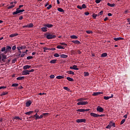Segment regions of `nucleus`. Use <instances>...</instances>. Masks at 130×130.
<instances>
[{"label": "nucleus", "instance_id": "obj_1", "mask_svg": "<svg viewBox=\"0 0 130 130\" xmlns=\"http://www.w3.org/2000/svg\"><path fill=\"white\" fill-rule=\"evenodd\" d=\"M45 35L47 39H53L54 38H56V36L52 33L48 32Z\"/></svg>", "mask_w": 130, "mask_h": 130}, {"label": "nucleus", "instance_id": "obj_2", "mask_svg": "<svg viewBox=\"0 0 130 130\" xmlns=\"http://www.w3.org/2000/svg\"><path fill=\"white\" fill-rule=\"evenodd\" d=\"M6 59H7V55H6L3 53L1 52L0 61H3V62H5L6 61Z\"/></svg>", "mask_w": 130, "mask_h": 130}, {"label": "nucleus", "instance_id": "obj_3", "mask_svg": "<svg viewBox=\"0 0 130 130\" xmlns=\"http://www.w3.org/2000/svg\"><path fill=\"white\" fill-rule=\"evenodd\" d=\"M96 111L98 112H103L104 111V109L101 106H98L96 108Z\"/></svg>", "mask_w": 130, "mask_h": 130}, {"label": "nucleus", "instance_id": "obj_4", "mask_svg": "<svg viewBox=\"0 0 130 130\" xmlns=\"http://www.w3.org/2000/svg\"><path fill=\"white\" fill-rule=\"evenodd\" d=\"M10 50H12V47H11L10 46H7L6 47V51L5 52V54H7V53L10 52Z\"/></svg>", "mask_w": 130, "mask_h": 130}, {"label": "nucleus", "instance_id": "obj_5", "mask_svg": "<svg viewBox=\"0 0 130 130\" xmlns=\"http://www.w3.org/2000/svg\"><path fill=\"white\" fill-rule=\"evenodd\" d=\"M76 122L80 123V122H84L86 123V119H78L76 120Z\"/></svg>", "mask_w": 130, "mask_h": 130}, {"label": "nucleus", "instance_id": "obj_6", "mask_svg": "<svg viewBox=\"0 0 130 130\" xmlns=\"http://www.w3.org/2000/svg\"><path fill=\"white\" fill-rule=\"evenodd\" d=\"M23 12H25V10H20L19 11H15L13 12L12 15H17V14H20V13H22Z\"/></svg>", "mask_w": 130, "mask_h": 130}, {"label": "nucleus", "instance_id": "obj_7", "mask_svg": "<svg viewBox=\"0 0 130 130\" xmlns=\"http://www.w3.org/2000/svg\"><path fill=\"white\" fill-rule=\"evenodd\" d=\"M87 104H88V102L82 101V102H79L77 103V105H86Z\"/></svg>", "mask_w": 130, "mask_h": 130}, {"label": "nucleus", "instance_id": "obj_8", "mask_svg": "<svg viewBox=\"0 0 130 130\" xmlns=\"http://www.w3.org/2000/svg\"><path fill=\"white\" fill-rule=\"evenodd\" d=\"M22 75L23 76H27V75H30V73L28 72V70H23Z\"/></svg>", "mask_w": 130, "mask_h": 130}, {"label": "nucleus", "instance_id": "obj_9", "mask_svg": "<svg viewBox=\"0 0 130 130\" xmlns=\"http://www.w3.org/2000/svg\"><path fill=\"white\" fill-rule=\"evenodd\" d=\"M43 26L44 27H47V28H52V27H53V25L50 24L49 23L44 24Z\"/></svg>", "mask_w": 130, "mask_h": 130}, {"label": "nucleus", "instance_id": "obj_10", "mask_svg": "<svg viewBox=\"0 0 130 130\" xmlns=\"http://www.w3.org/2000/svg\"><path fill=\"white\" fill-rule=\"evenodd\" d=\"M103 94V92H93L92 94L93 96H98V95H101Z\"/></svg>", "mask_w": 130, "mask_h": 130}, {"label": "nucleus", "instance_id": "obj_11", "mask_svg": "<svg viewBox=\"0 0 130 130\" xmlns=\"http://www.w3.org/2000/svg\"><path fill=\"white\" fill-rule=\"evenodd\" d=\"M30 68H31V66H29V65H25L23 67V69L24 70H29V69H30Z\"/></svg>", "mask_w": 130, "mask_h": 130}, {"label": "nucleus", "instance_id": "obj_12", "mask_svg": "<svg viewBox=\"0 0 130 130\" xmlns=\"http://www.w3.org/2000/svg\"><path fill=\"white\" fill-rule=\"evenodd\" d=\"M90 115L93 116V117H99V114L94 113H90Z\"/></svg>", "mask_w": 130, "mask_h": 130}, {"label": "nucleus", "instance_id": "obj_13", "mask_svg": "<svg viewBox=\"0 0 130 130\" xmlns=\"http://www.w3.org/2000/svg\"><path fill=\"white\" fill-rule=\"evenodd\" d=\"M31 104H32V102H31V101H28L26 103V107H29Z\"/></svg>", "mask_w": 130, "mask_h": 130}, {"label": "nucleus", "instance_id": "obj_14", "mask_svg": "<svg viewBox=\"0 0 130 130\" xmlns=\"http://www.w3.org/2000/svg\"><path fill=\"white\" fill-rule=\"evenodd\" d=\"M123 38L120 37L114 38V40H115V41H119L120 40H123Z\"/></svg>", "mask_w": 130, "mask_h": 130}, {"label": "nucleus", "instance_id": "obj_15", "mask_svg": "<svg viewBox=\"0 0 130 130\" xmlns=\"http://www.w3.org/2000/svg\"><path fill=\"white\" fill-rule=\"evenodd\" d=\"M26 46H21V47H17V49H18V50L20 51L21 49H26Z\"/></svg>", "mask_w": 130, "mask_h": 130}, {"label": "nucleus", "instance_id": "obj_16", "mask_svg": "<svg viewBox=\"0 0 130 130\" xmlns=\"http://www.w3.org/2000/svg\"><path fill=\"white\" fill-rule=\"evenodd\" d=\"M41 30L42 32H47V27H43L41 28Z\"/></svg>", "mask_w": 130, "mask_h": 130}, {"label": "nucleus", "instance_id": "obj_17", "mask_svg": "<svg viewBox=\"0 0 130 130\" xmlns=\"http://www.w3.org/2000/svg\"><path fill=\"white\" fill-rule=\"evenodd\" d=\"M19 34L15 33V34H12L9 36V37H11V38L13 37H15V36H18Z\"/></svg>", "mask_w": 130, "mask_h": 130}, {"label": "nucleus", "instance_id": "obj_18", "mask_svg": "<svg viewBox=\"0 0 130 130\" xmlns=\"http://www.w3.org/2000/svg\"><path fill=\"white\" fill-rule=\"evenodd\" d=\"M24 79H25V77L24 76H22V77H17L16 78V80H17L18 81H20L21 80H24Z\"/></svg>", "mask_w": 130, "mask_h": 130}, {"label": "nucleus", "instance_id": "obj_19", "mask_svg": "<svg viewBox=\"0 0 130 130\" xmlns=\"http://www.w3.org/2000/svg\"><path fill=\"white\" fill-rule=\"evenodd\" d=\"M107 6H108L109 7H110L111 8H113V7L115 6V4H111L110 3H108Z\"/></svg>", "mask_w": 130, "mask_h": 130}, {"label": "nucleus", "instance_id": "obj_20", "mask_svg": "<svg viewBox=\"0 0 130 130\" xmlns=\"http://www.w3.org/2000/svg\"><path fill=\"white\" fill-rule=\"evenodd\" d=\"M72 42L73 43H75V44H80V43H81V42H80V41L76 40V41H72Z\"/></svg>", "mask_w": 130, "mask_h": 130}, {"label": "nucleus", "instance_id": "obj_21", "mask_svg": "<svg viewBox=\"0 0 130 130\" xmlns=\"http://www.w3.org/2000/svg\"><path fill=\"white\" fill-rule=\"evenodd\" d=\"M14 119L22 120V119L19 116H15L13 118V120H14Z\"/></svg>", "mask_w": 130, "mask_h": 130}, {"label": "nucleus", "instance_id": "obj_22", "mask_svg": "<svg viewBox=\"0 0 130 130\" xmlns=\"http://www.w3.org/2000/svg\"><path fill=\"white\" fill-rule=\"evenodd\" d=\"M57 59H53L50 61V63H56Z\"/></svg>", "mask_w": 130, "mask_h": 130}, {"label": "nucleus", "instance_id": "obj_23", "mask_svg": "<svg viewBox=\"0 0 130 130\" xmlns=\"http://www.w3.org/2000/svg\"><path fill=\"white\" fill-rule=\"evenodd\" d=\"M109 124L111 127L114 126V127H115V123L110 121Z\"/></svg>", "mask_w": 130, "mask_h": 130}, {"label": "nucleus", "instance_id": "obj_24", "mask_svg": "<svg viewBox=\"0 0 130 130\" xmlns=\"http://www.w3.org/2000/svg\"><path fill=\"white\" fill-rule=\"evenodd\" d=\"M67 80L69 81L70 82H74V79L71 78V77H67Z\"/></svg>", "mask_w": 130, "mask_h": 130}, {"label": "nucleus", "instance_id": "obj_25", "mask_svg": "<svg viewBox=\"0 0 130 130\" xmlns=\"http://www.w3.org/2000/svg\"><path fill=\"white\" fill-rule=\"evenodd\" d=\"M57 11H58V12H60V13H63L64 12V10H63L62 8H57Z\"/></svg>", "mask_w": 130, "mask_h": 130}, {"label": "nucleus", "instance_id": "obj_26", "mask_svg": "<svg viewBox=\"0 0 130 130\" xmlns=\"http://www.w3.org/2000/svg\"><path fill=\"white\" fill-rule=\"evenodd\" d=\"M67 74H69V75H75V72L72 71H67Z\"/></svg>", "mask_w": 130, "mask_h": 130}, {"label": "nucleus", "instance_id": "obj_27", "mask_svg": "<svg viewBox=\"0 0 130 130\" xmlns=\"http://www.w3.org/2000/svg\"><path fill=\"white\" fill-rule=\"evenodd\" d=\"M57 48H58V49H64V47H63V46H61L60 45H58L56 47Z\"/></svg>", "mask_w": 130, "mask_h": 130}, {"label": "nucleus", "instance_id": "obj_28", "mask_svg": "<svg viewBox=\"0 0 130 130\" xmlns=\"http://www.w3.org/2000/svg\"><path fill=\"white\" fill-rule=\"evenodd\" d=\"M77 111L78 112H85V109H78Z\"/></svg>", "mask_w": 130, "mask_h": 130}, {"label": "nucleus", "instance_id": "obj_29", "mask_svg": "<svg viewBox=\"0 0 130 130\" xmlns=\"http://www.w3.org/2000/svg\"><path fill=\"white\" fill-rule=\"evenodd\" d=\"M60 57L62 58H67V57H68V55L66 54H61L60 55Z\"/></svg>", "mask_w": 130, "mask_h": 130}, {"label": "nucleus", "instance_id": "obj_30", "mask_svg": "<svg viewBox=\"0 0 130 130\" xmlns=\"http://www.w3.org/2000/svg\"><path fill=\"white\" fill-rule=\"evenodd\" d=\"M73 70H75L76 71H79V68H78V66L77 65L73 66Z\"/></svg>", "mask_w": 130, "mask_h": 130}, {"label": "nucleus", "instance_id": "obj_31", "mask_svg": "<svg viewBox=\"0 0 130 130\" xmlns=\"http://www.w3.org/2000/svg\"><path fill=\"white\" fill-rule=\"evenodd\" d=\"M56 78V79H58V80H60L61 79H63L64 77L62 76L59 75V76H57Z\"/></svg>", "mask_w": 130, "mask_h": 130}, {"label": "nucleus", "instance_id": "obj_32", "mask_svg": "<svg viewBox=\"0 0 130 130\" xmlns=\"http://www.w3.org/2000/svg\"><path fill=\"white\" fill-rule=\"evenodd\" d=\"M85 100V99L83 98H80L77 100V102H82V101H84Z\"/></svg>", "mask_w": 130, "mask_h": 130}, {"label": "nucleus", "instance_id": "obj_33", "mask_svg": "<svg viewBox=\"0 0 130 130\" xmlns=\"http://www.w3.org/2000/svg\"><path fill=\"white\" fill-rule=\"evenodd\" d=\"M32 113H33V111H29L25 113V114L26 115H30V114H32Z\"/></svg>", "mask_w": 130, "mask_h": 130}, {"label": "nucleus", "instance_id": "obj_34", "mask_svg": "<svg viewBox=\"0 0 130 130\" xmlns=\"http://www.w3.org/2000/svg\"><path fill=\"white\" fill-rule=\"evenodd\" d=\"M107 55V53H103L101 55V57H106Z\"/></svg>", "mask_w": 130, "mask_h": 130}, {"label": "nucleus", "instance_id": "obj_35", "mask_svg": "<svg viewBox=\"0 0 130 130\" xmlns=\"http://www.w3.org/2000/svg\"><path fill=\"white\" fill-rule=\"evenodd\" d=\"M70 38L72 39H78V37L76 36H71Z\"/></svg>", "mask_w": 130, "mask_h": 130}, {"label": "nucleus", "instance_id": "obj_36", "mask_svg": "<svg viewBox=\"0 0 130 130\" xmlns=\"http://www.w3.org/2000/svg\"><path fill=\"white\" fill-rule=\"evenodd\" d=\"M19 86V84L18 83H13L12 85V87H18Z\"/></svg>", "mask_w": 130, "mask_h": 130}, {"label": "nucleus", "instance_id": "obj_37", "mask_svg": "<svg viewBox=\"0 0 130 130\" xmlns=\"http://www.w3.org/2000/svg\"><path fill=\"white\" fill-rule=\"evenodd\" d=\"M7 94H8V92L3 91V93L1 94V96H5Z\"/></svg>", "mask_w": 130, "mask_h": 130}, {"label": "nucleus", "instance_id": "obj_38", "mask_svg": "<svg viewBox=\"0 0 130 130\" xmlns=\"http://www.w3.org/2000/svg\"><path fill=\"white\" fill-rule=\"evenodd\" d=\"M63 89L64 90H66L67 91H68V92H70L71 91V89L68 87H63Z\"/></svg>", "mask_w": 130, "mask_h": 130}, {"label": "nucleus", "instance_id": "obj_39", "mask_svg": "<svg viewBox=\"0 0 130 130\" xmlns=\"http://www.w3.org/2000/svg\"><path fill=\"white\" fill-rule=\"evenodd\" d=\"M13 8H15V5H12L8 7V10L10 9H13Z\"/></svg>", "mask_w": 130, "mask_h": 130}, {"label": "nucleus", "instance_id": "obj_40", "mask_svg": "<svg viewBox=\"0 0 130 130\" xmlns=\"http://www.w3.org/2000/svg\"><path fill=\"white\" fill-rule=\"evenodd\" d=\"M86 32L87 34H93V31L92 30H86Z\"/></svg>", "mask_w": 130, "mask_h": 130}, {"label": "nucleus", "instance_id": "obj_41", "mask_svg": "<svg viewBox=\"0 0 130 130\" xmlns=\"http://www.w3.org/2000/svg\"><path fill=\"white\" fill-rule=\"evenodd\" d=\"M28 28H32L34 25H33V23H30L29 24H27Z\"/></svg>", "mask_w": 130, "mask_h": 130}, {"label": "nucleus", "instance_id": "obj_42", "mask_svg": "<svg viewBox=\"0 0 130 130\" xmlns=\"http://www.w3.org/2000/svg\"><path fill=\"white\" fill-rule=\"evenodd\" d=\"M125 122V119H122L120 122V124H123Z\"/></svg>", "mask_w": 130, "mask_h": 130}, {"label": "nucleus", "instance_id": "obj_43", "mask_svg": "<svg viewBox=\"0 0 130 130\" xmlns=\"http://www.w3.org/2000/svg\"><path fill=\"white\" fill-rule=\"evenodd\" d=\"M39 115H38V113H36V114H35V115H34V116H30V117H29V118H32H32H34V117H36V116H38Z\"/></svg>", "mask_w": 130, "mask_h": 130}, {"label": "nucleus", "instance_id": "obj_44", "mask_svg": "<svg viewBox=\"0 0 130 130\" xmlns=\"http://www.w3.org/2000/svg\"><path fill=\"white\" fill-rule=\"evenodd\" d=\"M84 77H88V76H89V73L88 72H84Z\"/></svg>", "mask_w": 130, "mask_h": 130}, {"label": "nucleus", "instance_id": "obj_45", "mask_svg": "<svg viewBox=\"0 0 130 130\" xmlns=\"http://www.w3.org/2000/svg\"><path fill=\"white\" fill-rule=\"evenodd\" d=\"M104 99L105 100H108L109 99H110V96H104Z\"/></svg>", "mask_w": 130, "mask_h": 130}, {"label": "nucleus", "instance_id": "obj_46", "mask_svg": "<svg viewBox=\"0 0 130 130\" xmlns=\"http://www.w3.org/2000/svg\"><path fill=\"white\" fill-rule=\"evenodd\" d=\"M43 49L44 51H45V50H50V48L47 47H44Z\"/></svg>", "mask_w": 130, "mask_h": 130}, {"label": "nucleus", "instance_id": "obj_47", "mask_svg": "<svg viewBox=\"0 0 130 130\" xmlns=\"http://www.w3.org/2000/svg\"><path fill=\"white\" fill-rule=\"evenodd\" d=\"M21 53H22V52L19 50L18 54L16 55V56H18V57L20 56V55H21Z\"/></svg>", "mask_w": 130, "mask_h": 130}, {"label": "nucleus", "instance_id": "obj_48", "mask_svg": "<svg viewBox=\"0 0 130 130\" xmlns=\"http://www.w3.org/2000/svg\"><path fill=\"white\" fill-rule=\"evenodd\" d=\"M82 9H86L87 8V6H86V4H83L81 6Z\"/></svg>", "mask_w": 130, "mask_h": 130}, {"label": "nucleus", "instance_id": "obj_49", "mask_svg": "<svg viewBox=\"0 0 130 130\" xmlns=\"http://www.w3.org/2000/svg\"><path fill=\"white\" fill-rule=\"evenodd\" d=\"M16 61H17V59L16 58L13 59L12 60V63H15V62H16Z\"/></svg>", "mask_w": 130, "mask_h": 130}, {"label": "nucleus", "instance_id": "obj_50", "mask_svg": "<svg viewBox=\"0 0 130 130\" xmlns=\"http://www.w3.org/2000/svg\"><path fill=\"white\" fill-rule=\"evenodd\" d=\"M1 51L4 52V51H6V47H4L1 49Z\"/></svg>", "mask_w": 130, "mask_h": 130}, {"label": "nucleus", "instance_id": "obj_51", "mask_svg": "<svg viewBox=\"0 0 130 130\" xmlns=\"http://www.w3.org/2000/svg\"><path fill=\"white\" fill-rule=\"evenodd\" d=\"M54 56H55V57H59V54H58V53H55Z\"/></svg>", "mask_w": 130, "mask_h": 130}, {"label": "nucleus", "instance_id": "obj_52", "mask_svg": "<svg viewBox=\"0 0 130 130\" xmlns=\"http://www.w3.org/2000/svg\"><path fill=\"white\" fill-rule=\"evenodd\" d=\"M97 17H98V14H92V18H94V19H95Z\"/></svg>", "mask_w": 130, "mask_h": 130}, {"label": "nucleus", "instance_id": "obj_53", "mask_svg": "<svg viewBox=\"0 0 130 130\" xmlns=\"http://www.w3.org/2000/svg\"><path fill=\"white\" fill-rule=\"evenodd\" d=\"M43 116H48V115H49V113H43Z\"/></svg>", "mask_w": 130, "mask_h": 130}, {"label": "nucleus", "instance_id": "obj_54", "mask_svg": "<svg viewBox=\"0 0 130 130\" xmlns=\"http://www.w3.org/2000/svg\"><path fill=\"white\" fill-rule=\"evenodd\" d=\"M77 9H79V10H83V8H82V6H80V5L77 6Z\"/></svg>", "mask_w": 130, "mask_h": 130}, {"label": "nucleus", "instance_id": "obj_55", "mask_svg": "<svg viewBox=\"0 0 130 130\" xmlns=\"http://www.w3.org/2000/svg\"><path fill=\"white\" fill-rule=\"evenodd\" d=\"M52 8V5H50L48 7H47V10H50Z\"/></svg>", "mask_w": 130, "mask_h": 130}, {"label": "nucleus", "instance_id": "obj_56", "mask_svg": "<svg viewBox=\"0 0 130 130\" xmlns=\"http://www.w3.org/2000/svg\"><path fill=\"white\" fill-rule=\"evenodd\" d=\"M32 58H33V56H27L26 57V59H28V60L32 59Z\"/></svg>", "mask_w": 130, "mask_h": 130}, {"label": "nucleus", "instance_id": "obj_57", "mask_svg": "<svg viewBox=\"0 0 130 130\" xmlns=\"http://www.w3.org/2000/svg\"><path fill=\"white\" fill-rule=\"evenodd\" d=\"M55 77V76H54V75H51L50 76V79H54Z\"/></svg>", "mask_w": 130, "mask_h": 130}, {"label": "nucleus", "instance_id": "obj_58", "mask_svg": "<svg viewBox=\"0 0 130 130\" xmlns=\"http://www.w3.org/2000/svg\"><path fill=\"white\" fill-rule=\"evenodd\" d=\"M28 73H33L34 72V69H31L30 70H28Z\"/></svg>", "mask_w": 130, "mask_h": 130}, {"label": "nucleus", "instance_id": "obj_59", "mask_svg": "<svg viewBox=\"0 0 130 130\" xmlns=\"http://www.w3.org/2000/svg\"><path fill=\"white\" fill-rule=\"evenodd\" d=\"M101 2V0H95L96 4H99Z\"/></svg>", "mask_w": 130, "mask_h": 130}, {"label": "nucleus", "instance_id": "obj_60", "mask_svg": "<svg viewBox=\"0 0 130 130\" xmlns=\"http://www.w3.org/2000/svg\"><path fill=\"white\" fill-rule=\"evenodd\" d=\"M6 88H7V86H1L0 90H1V89H6Z\"/></svg>", "mask_w": 130, "mask_h": 130}, {"label": "nucleus", "instance_id": "obj_61", "mask_svg": "<svg viewBox=\"0 0 130 130\" xmlns=\"http://www.w3.org/2000/svg\"><path fill=\"white\" fill-rule=\"evenodd\" d=\"M106 128H111V126L110 125V124H109V125H108L107 126Z\"/></svg>", "mask_w": 130, "mask_h": 130}, {"label": "nucleus", "instance_id": "obj_62", "mask_svg": "<svg viewBox=\"0 0 130 130\" xmlns=\"http://www.w3.org/2000/svg\"><path fill=\"white\" fill-rule=\"evenodd\" d=\"M60 44H61V45H65L66 46H67L68 45L64 43H60Z\"/></svg>", "mask_w": 130, "mask_h": 130}, {"label": "nucleus", "instance_id": "obj_63", "mask_svg": "<svg viewBox=\"0 0 130 130\" xmlns=\"http://www.w3.org/2000/svg\"><path fill=\"white\" fill-rule=\"evenodd\" d=\"M99 14L101 16H102V15H103V11H101V12H100Z\"/></svg>", "mask_w": 130, "mask_h": 130}, {"label": "nucleus", "instance_id": "obj_64", "mask_svg": "<svg viewBox=\"0 0 130 130\" xmlns=\"http://www.w3.org/2000/svg\"><path fill=\"white\" fill-rule=\"evenodd\" d=\"M12 50H16V46H13L12 47Z\"/></svg>", "mask_w": 130, "mask_h": 130}]
</instances>
